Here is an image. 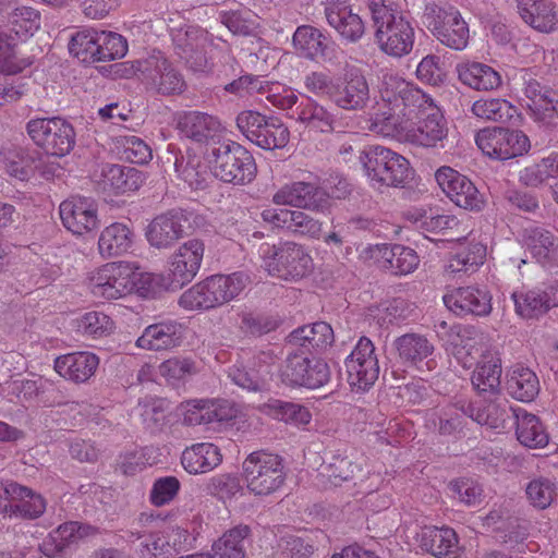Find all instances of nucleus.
Listing matches in <instances>:
<instances>
[{
  "label": "nucleus",
  "mask_w": 558,
  "mask_h": 558,
  "mask_svg": "<svg viewBox=\"0 0 558 558\" xmlns=\"http://www.w3.org/2000/svg\"><path fill=\"white\" fill-rule=\"evenodd\" d=\"M381 97L391 109H400L403 116L416 122L405 133L408 142L432 148L448 134L447 121L434 100L410 83L393 75L384 76Z\"/></svg>",
  "instance_id": "f257e3e1"
},
{
  "label": "nucleus",
  "mask_w": 558,
  "mask_h": 558,
  "mask_svg": "<svg viewBox=\"0 0 558 558\" xmlns=\"http://www.w3.org/2000/svg\"><path fill=\"white\" fill-rule=\"evenodd\" d=\"M366 5L379 49L396 58L409 54L414 45V27L409 13L387 0H366Z\"/></svg>",
  "instance_id": "f03ea898"
},
{
  "label": "nucleus",
  "mask_w": 558,
  "mask_h": 558,
  "mask_svg": "<svg viewBox=\"0 0 558 558\" xmlns=\"http://www.w3.org/2000/svg\"><path fill=\"white\" fill-rule=\"evenodd\" d=\"M175 54L193 71H204L215 52L230 53V45L215 38L208 31L193 25L174 28L171 32Z\"/></svg>",
  "instance_id": "7ed1b4c3"
},
{
  "label": "nucleus",
  "mask_w": 558,
  "mask_h": 558,
  "mask_svg": "<svg viewBox=\"0 0 558 558\" xmlns=\"http://www.w3.org/2000/svg\"><path fill=\"white\" fill-rule=\"evenodd\" d=\"M366 177L373 184L403 187L411 179L410 162L400 154L379 146H367L360 155Z\"/></svg>",
  "instance_id": "20e7f679"
},
{
  "label": "nucleus",
  "mask_w": 558,
  "mask_h": 558,
  "mask_svg": "<svg viewBox=\"0 0 558 558\" xmlns=\"http://www.w3.org/2000/svg\"><path fill=\"white\" fill-rule=\"evenodd\" d=\"M213 174L225 183L245 185L256 175L253 155L241 144L227 140L210 151Z\"/></svg>",
  "instance_id": "39448f33"
},
{
  "label": "nucleus",
  "mask_w": 558,
  "mask_h": 558,
  "mask_svg": "<svg viewBox=\"0 0 558 558\" xmlns=\"http://www.w3.org/2000/svg\"><path fill=\"white\" fill-rule=\"evenodd\" d=\"M126 72L137 76L147 89L163 96L184 92L186 84L181 72L161 51H154L145 59L130 63Z\"/></svg>",
  "instance_id": "423d86ee"
},
{
  "label": "nucleus",
  "mask_w": 558,
  "mask_h": 558,
  "mask_svg": "<svg viewBox=\"0 0 558 558\" xmlns=\"http://www.w3.org/2000/svg\"><path fill=\"white\" fill-rule=\"evenodd\" d=\"M264 267L272 277L296 281L311 274L313 259L305 247L294 242L264 244L259 248Z\"/></svg>",
  "instance_id": "0eeeda50"
},
{
  "label": "nucleus",
  "mask_w": 558,
  "mask_h": 558,
  "mask_svg": "<svg viewBox=\"0 0 558 558\" xmlns=\"http://www.w3.org/2000/svg\"><path fill=\"white\" fill-rule=\"evenodd\" d=\"M247 489L256 496L278 490L286 481L283 459L266 450L250 453L242 463Z\"/></svg>",
  "instance_id": "6e6552de"
},
{
  "label": "nucleus",
  "mask_w": 558,
  "mask_h": 558,
  "mask_svg": "<svg viewBox=\"0 0 558 558\" xmlns=\"http://www.w3.org/2000/svg\"><path fill=\"white\" fill-rule=\"evenodd\" d=\"M26 133L47 155L59 158L69 155L76 143L73 125L60 117L31 119Z\"/></svg>",
  "instance_id": "1a4fd4ad"
},
{
  "label": "nucleus",
  "mask_w": 558,
  "mask_h": 558,
  "mask_svg": "<svg viewBox=\"0 0 558 558\" xmlns=\"http://www.w3.org/2000/svg\"><path fill=\"white\" fill-rule=\"evenodd\" d=\"M423 19L427 29L444 46L453 50H463L468 46L469 25L457 8L429 3L425 7Z\"/></svg>",
  "instance_id": "9d476101"
},
{
  "label": "nucleus",
  "mask_w": 558,
  "mask_h": 558,
  "mask_svg": "<svg viewBox=\"0 0 558 558\" xmlns=\"http://www.w3.org/2000/svg\"><path fill=\"white\" fill-rule=\"evenodd\" d=\"M329 365L322 359L311 357L302 349L289 352L280 367V378L288 387L317 389L330 380Z\"/></svg>",
  "instance_id": "9b49d317"
},
{
  "label": "nucleus",
  "mask_w": 558,
  "mask_h": 558,
  "mask_svg": "<svg viewBox=\"0 0 558 558\" xmlns=\"http://www.w3.org/2000/svg\"><path fill=\"white\" fill-rule=\"evenodd\" d=\"M236 125L250 142L263 149L283 148L289 143L290 131L276 116L246 110L238 114Z\"/></svg>",
  "instance_id": "f8f14e48"
},
{
  "label": "nucleus",
  "mask_w": 558,
  "mask_h": 558,
  "mask_svg": "<svg viewBox=\"0 0 558 558\" xmlns=\"http://www.w3.org/2000/svg\"><path fill=\"white\" fill-rule=\"evenodd\" d=\"M137 276L129 263H108L93 272L88 287L96 298L116 300L133 292Z\"/></svg>",
  "instance_id": "ddd939ff"
},
{
  "label": "nucleus",
  "mask_w": 558,
  "mask_h": 558,
  "mask_svg": "<svg viewBox=\"0 0 558 558\" xmlns=\"http://www.w3.org/2000/svg\"><path fill=\"white\" fill-rule=\"evenodd\" d=\"M476 144L483 154L497 160H508L526 154L530 138L521 130L492 128L480 131Z\"/></svg>",
  "instance_id": "4468645a"
},
{
  "label": "nucleus",
  "mask_w": 558,
  "mask_h": 558,
  "mask_svg": "<svg viewBox=\"0 0 558 558\" xmlns=\"http://www.w3.org/2000/svg\"><path fill=\"white\" fill-rule=\"evenodd\" d=\"M375 350L369 338L361 337L344 360L347 379L352 388L365 391L378 379L379 364Z\"/></svg>",
  "instance_id": "2eb2a0df"
},
{
  "label": "nucleus",
  "mask_w": 558,
  "mask_h": 558,
  "mask_svg": "<svg viewBox=\"0 0 558 558\" xmlns=\"http://www.w3.org/2000/svg\"><path fill=\"white\" fill-rule=\"evenodd\" d=\"M435 179L442 192L457 206L471 211H481L484 208L483 194L466 175L444 166L436 171Z\"/></svg>",
  "instance_id": "dca6fc26"
},
{
  "label": "nucleus",
  "mask_w": 558,
  "mask_h": 558,
  "mask_svg": "<svg viewBox=\"0 0 558 558\" xmlns=\"http://www.w3.org/2000/svg\"><path fill=\"white\" fill-rule=\"evenodd\" d=\"M522 93L534 121L555 126L558 119V94L529 73L522 76Z\"/></svg>",
  "instance_id": "f3484780"
},
{
  "label": "nucleus",
  "mask_w": 558,
  "mask_h": 558,
  "mask_svg": "<svg viewBox=\"0 0 558 558\" xmlns=\"http://www.w3.org/2000/svg\"><path fill=\"white\" fill-rule=\"evenodd\" d=\"M371 101V88L364 71L356 66L345 70L332 94V104L344 111H363Z\"/></svg>",
  "instance_id": "a211bd4d"
},
{
  "label": "nucleus",
  "mask_w": 558,
  "mask_h": 558,
  "mask_svg": "<svg viewBox=\"0 0 558 558\" xmlns=\"http://www.w3.org/2000/svg\"><path fill=\"white\" fill-rule=\"evenodd\" d=\"M324 5L328 25L336 31L342 41L355 44L363 38L366 31L365 22L353 11L350 0H326Z\"/></svg>",
  "instance_id": "6ab92c4d"
},
{
  "label": "nucleus",
  "mask_w": 558,
  "mask_h": 558,
  "mask_svg": "<svg viewBox=\"0 0 558 558\" xmlns=\"http://www.w3.org/2000/svg\"><path fill=\"white\" fill-rule=\"evenodd\" d=\"M272 202L277 205H289L324 213L330 206V195L312 183L298 181L279 189L274 194Z\"/></svg>",
  "instance_id": "aec40b11"
},
{
  "label": "nucleus",
  "mask_w": 558,
  "mask_h": 558,
  "mask_svg": "<svg viewBox=\"0 0 558 558\" xmlns=\"http://www.w3.org/2000/svg\"><path fill=\"white\" fill-rule=\"evenodd\" d=\"M59 214L63 226L73 234L83 235L98 228V209L90 197L72 196L60 204Z\"/></svg>",
  "instance_id": "412c9836"
},
{
  "label": "nucleus",
  "mask_w": 558,
  "mask_h": 558,
  "mask_svg": "<svg viewBox=\"0 0 558 558\" xmlns=\"http://www.w3.org/2000/svg\"><path fill=\"white\" fill-rule=\"evenodd\" d=\"M187 221L182 209H172L156 216L147 226L145 236L150 246L169 250L184 236L183 223Z\"/></svg>",
  "instance_id": "4be33fe9"
},
{
  "label": "nucleus",
  "mask_w": 558,
  "mask_h": 558,
  "mask_svg": "<svg viewBox=\"0 0 558 558\" xmlns=\"http://www.w3.org/2000/svg\"><path fill=\"white\" fill-rule=\"evenodd\" d=\"M205 244L199 239H191L179 246L170 258L171 283L183 287L197 275L204 257Z\"/></svg>",
  "instance_id": "5701e85b"
},
{
  "label": "nucleus",
  "mask_w": 558,
  "mask_h": 558,
  "mask_svg": "<svg viewBox=\"0 0 558 558\" xmlns=\"http://www.w3.org/2000/svg\"><path fill=\"white\" fill-rule=\"evenodd\" d=\"M446 307L457 315H474L486 317L492 313V295L489 291L477 287L457 288L444 295Z\"/></svg>",
  "instance_id": "b1692460"
},
{
  "label": "nucleus",
  "mask_w": 558,
  "mask_h": 558,
  "mask_svg": "<svg viewBox=\"0 0 558 558\" xmlns=\"http://www.w3.org/2000/svg\"><path fill=\"white\" fill-rule=\"evenodd\" d=\"M184 327L175 320H163L147 326L137 338L136 345L149 351H166L180 347Z\"/></svg>",
  "instance_id": "393cba45"
},
{
  "label": "nucleus",
  "mask_w": 558,
  "mask_h": 558,
  "mask_svg": "<svg viewBox=\"0 0 558 558\" xmlns=\"http://www.w3.org/2000/svg\"><path fill=\"white\" fill-rule=\"evenodd\" d=\"M393 348L401 363L407 366L420 368V365L425 361V366L428 371H433L436 367L435 360L428 359L434 353L435 347L424 335L415 332L404 333L393 341Z\"/></svg>",
  "instance_id": "a878e982"
},
{
  "label": "nucleus",
  "mask_w": 558,
  "mask_h": 558,
  "mask_svg": "<svg viewBox=\"0 0 558 558\" xmlns=\"http://www.w3.org/2000/svg\"><path fill=\"white\" fill-rule=\"evenodd\" d=\"M523 241L543 267H558V238L541 226H530L523 230Z\"/></svg>",
  "instance_id": "bb28decb"
},
{
  "label": "nucleus",
  "mask_w": 558,
  "mask_h": 558,
  "mask_svg": "<svg viewBox=\"0 0 558 558\" xmlns=\"http://www.w3.org/2000/svg\"><path fill=\"white\" fill-rule=\"evenodd\" d=\"M99 357L87 351L68 353L54 360V371L66 380L86 383L97 371Z\"/></svg>",
  "instance_id": "cd10ccee"
},
{
  "label": "nucleus",
  "mask_w": 558,
  "mask_h": 558,
  "mask_svg": "<svg viewBox=\"0 0 558 558\" xmlns=\"http://www.w3.org/2000/svg\"><path fill=\"white\" fill-rule=\"evenodd\" d=\"M145 182L142 171L121 165H105L101 169L99 189L113 194H124L138 190Z\"/></svg>",
  "instance_id": "c85d7f7f"
},
{
  "label": "nucleus",
  "mask_w": 558,
  "mask_h": 558,
  "mask_svg": "<svg viewBox=\"0 0 558 558\" xmlns=\"http://www.w3.org/2000/svg\"><path fill=\"white\" fill-rule=\"evenodd\" d=\"M179 132L196 143H207L221 130L220 121L206 112L183 111L177 116Z\"/></svg>",
  "instance_id": "c756f323"
},
{
  "label": "nucleus",
  "mask_w": 558,
  "mask_h": 558,
  "mask_svg": "<svg viewBox=\"0 0 558 558\" xmlns=\"http://www.w3.org/2000/svg\"><path fill=\"white\" fill-rule=\"evenodd\" d=\"M501 360L492 353H485L477 362L471 383L480 396L493 399L500 393Z\"/></svg>",
  "instance_id": "7c9ffc66"
},
{
  "label": "nucleus",
  "mask_w": 558,
  "mask_h": 558,
  "mask_svg": "<svg viewBox=\"0 0 558 558\" xmlns=\"http://www.w3.org/2000/svg\"><path fill=\"white\" fill-rule=\"evenodd\" d=\"M522 20L541 33H551L558 27L557 5L553 0H517Z\"/></svg>",
  "instance_id": "2f4dec72"
},
{
  "label": "nucleus",
  "mask_w": 558,
  "mask_h": 558,
  "mask_svg": "<svg viewBox=\"0 0 558 558\" xmlns=\"http://www.w3.org/2000/svg\"><path fill=\"white\" fill-rule=\"evenodd\" d=\"M295 49L306 59H326L332 51L330 36L312 25L299 26L292 37Z\"/></svg>",
  "instance_id": "473e14b6"
},
{
  "label": "nucleus",
  "mask_w": 558,
  "mask_h": 558,
  "mask_svg": "<svg viewBox=\"0 0 558 558\" xmlns=\"http://www.w3.org/2000/svg\"><path fill=\"white\" fill-rule=\"evenodd\" d=\"M420 547L437 558H456L458 536L451 527L424 526L420 534Z\"/></svg>",
  "instance_id": "72a5a7b5"
},
{
  "label": "nucleus",
  "mask_w": 558,
  "mask_h": 558,
  "mask_svg": "<svg viewBox=\"0 0 558 558\" xmlns=\"http://www.w3.org/2000/svg\"><path fill=\"white\" fill-rule=\"evenodd\" d=\"M505 388L513 399L531 402L538 396L541 385L535 372L518 364L507 371Z\"/></svg>",
  "instance_id": "f704fd0d"
},
{
  "label": "nucleus",
  "mask_w": 558,
  "mask_h": 558,
  "mask_svg": "<svg viewBox=\"0 0 558 558\" xmlns=\"http://www.w3.org/2000/svg\"><path fill=\"white\" fill-rule=\"evenodd\" d=\"M133 241L134 232L129 226L113 222L100 232L98 251L104 258L119 257L132 248Z\"/></svg>",
  "instance_id": "c9c22d12"
},
{
  "label": "nucleus",
  "mask_w": 558,
  "mask_h": 558,
  "mask_svg": "<svg viewBox=\"0 0 558 558\" xmlns=\"http://www.w3.org/2000/svg\"><path fill=\"white\" fill-rule=\"evenodd\" d=\"M222 461L217 446L199 442L186 448L181 456V463L190 474H202L211 471Z\"/></svg>",
  "instance_id": "e433bc0d"
},
{
  "label": "nucleus",
  "mask_w": 558,
  "mask_h": 558,
  "mask_svg": "<svg viewBox=\"0 0 558 558\" xmlns=\"http://www.w3.org/2000/svg\"><path fill=\"white\" fill-rule=\"evenodd\" d=\"M460 82L475 90H494L501 85L500 74L492 66L480 62L457 65Z\"/></svg>",
  "instance_id": "4c0bfd02"
},
{
  "label": "nucleus",
  "mask_w": 558,
  "mask_h": 558,
  "mask_svg": "<svg viewBox=\"0 0 558 558\" xmlns=\"http://www.w3.org/2000/svg\"><path fill=\"white\" fill-rule=\"evenodd\" d=\"M335 341L331 326L325 322H316L302 326L290 335V342L298 344L303 351L320 352Z\"/></svg>",
  "instance_id": "58836bf2"
},
{
  "label": "nucleus",
  "mask_w": 558,
  "mask_h": 558,
  "mask_svg": "<svg viewBox=\"0 0 558 558\" xmlns=\"http://www.w3.org/2000/svg\"><path fill=\"white\" fill-rule=\"evenodd\" d=\"M517 424V438L525 447L543 448L548 444L549 437L539 418L523 409H511Z\"/></svg>",
  "instance_id": "ea45409f"
},
{
  "label": "nucleus",
  "mask_w": 558,
  "mask_h": 558,
  "mask_svg": "<svg viewBox=\"0 0 558 558\" xmlns=\"http://www.w3.org/2000/svg\"><path fill=\"white\" fill-rule=\"evenodd\" d=\"M379 254L383 268L397 276L414 271L420 263L414 250L400 244H384Z\"/></svg>",
  "instance_id": "a19ab883"
},
{
  "label": "nucleus",
  "mask_w": 558,
  "mask_h": 558,
  "mask_svg": "<svg viewBox=\"0 0 558 558\" xmlns=\"http://www.w3.org/2000/svg\"><path fill=\"white\" fill-rule=\"evenodd\" d=\"M293 116L299 122L319 132H331L335 129L336 116L328 108L308 97L295 107Z\"/></svg>",
  "instance_id": "79ce46f5"
},
{
  "label": "nucleus",
  "mask_w": 558,
  "mask_h": 558,
  "mask_svg": "<svg viewBox=\"0 0 558 558\" xmlns=\"http://www.w3.org/2000/svg\"><path fill=\"white\" fill-rule=\"evenodd\" d=\"M46 506V499L32 488L17 483L13 489L11 517L35 520L45 513Z\"/></svg>",
  "instance_id": "37998d69"
},
{
  "label": "nucleus",
  "mask_w": 558,
  "mask_h": 558,
  "mask_svg": "<svg viewBox=\"0 0 558 558\" xmlns=\"http://www.w3.org/2000/svg\"><path fill=\"white\" fill-rule=\"evenodd\" d=\"M178 412L183 417V424L187 426L206 425L227 418L222 411L218 410L215 403L209 400H190L182 402L178 407Z\"/></svg>",
  "instance_id": "c03bdc74"
},
{
  "label": "nucleus",
  "mask_w": 558,
  "mask_h": 558,
  "mask_svg": "<svg viewBox=\"0 0 558 558\" xmlns=\"http://www.w3.org/2000/svg\"><path fill=\"white\" fill-rule=\"evenodd\" d=\"M549 299L546 289L512 293L515 313L525 319L538 318L546 314L551 308Z\"/></svg>",
  "instance_id": "a18cd8bd"
},
{
  "label": "nucleus",
  "mask_w": 558,
  "mask_h": 558,
  "mask_svg": "<svg viewBox=\"0 0 558 558\" xmlns=\"http://www.w3.org/2000/svg\"><path fill=\"white\" fill-rule=\"evenodd\" d=\"M486 258V246L481 242L460 244L450 258L447 269L449 272H473Z\"/></svg>",
  "instance_id": "49530a36"
},
{
  "label": "nucleus",
  "mask_w": 558,
  "mask_h": 558,
  "mask_svg": "<svg viewBox=\"0 0 558 558\" xmlns=\"http://www.w3.org/2000/svg\"><path fill=\"white\" fill-rule=\"evenodd\" d=\"M325 471L333 485H340L354 480L361 468L349 458L347 450L337 449L326 453Z\"/></svg>",
  "instance_id": "de8ad7c7"
},
{
  "label": "nucleus",
  "mask_w": 558,
  "mask_h": 558,
  "mask_svg": "<svg viewBox=\"0 0 558 558\" xmlns=\"http://www.w3.org/2000/svg\"><path fill=\"white\" fill-rule=\"evenodd\" d=\"M251 534L248 525L240 524L226 532L213 546L218 551V558H245L247 537Z\"/></svg>",
  "instance_id": "09e8293b"
},
{
  "label": "nucleus",
  "mask_w": 558,
  "mask_h": 558,
  "mask_svg": "<svg viewBox=\"0 0 558 558\" xmlns=\"http://www.w3.org/2000/svg\"><path fill=\"white\" fill-rule=\"evenodd\" d=\"M211 289L218 306L226 304L238 296L246 287L248 277L236 271L231 275H214L209 277Z\"/></svg>",
  "instance_id": "8fccbe9b"
},
{
  "label": "nucleus",
  "mask_w": 558,
  "mask_h": 558,
  "mask_svg": "<svg viewBox=\"0 0 558 558\" xmlns=\"http://www.w3.org/2000/svg\"><path fill=\"white\" fill-rule=\"evenodd\" d=\"M96 40H98V31L93 28L76 31L69 40V52L81 62L94 63L98 51Z\"/></svg>",
  "instance_id": "3c124183"
},
{
  "label": "nucleus",
  "mask_w": 558,
  "mask_h": 558,
  "mask_svg": "<svg viewBox=\"0 0 558 558\" xmlns=\"http://www.w3.org/2000/svg\"><path fill=\"white\" fill-rule=\"evenodd\" d=\"M179 304L181 307L189 311L217 307L218 303L215 299L209 277L186 290L180 296Z\"/></svg>",
  "instance_id": "603ef678"
},
{
  "label": "nucleus",
  "mask_w": 558,
  "mask_h": 558,
  "mask_svg": "<svg viewBox=\"0 0 558 558\" xmlns=\"http://www.w3.org/2000/svg\"><path fill=\"white\" fill-rule=\"evenodd\" d=\"M266 407L270 415L284 423L307 425L312 418L308 409L299 403L272 399Z\"/></svg>",
  "instance_id": "864d4df0"
},
{
  "label": "nucleus",
  "mask_w": 558,
  "mask_h": 558,
  "mask_svg": "<svg viewBox=\"0 0 558 558\" xmlns=\"http://www.w3.org/2000/svg\"><path fill=\"white\" fill-rule=\"evenodd\" d=\"M0 162L13 178L24 181L28 177V158L26 150L13 143H5L0 148Z\"/></svg>",
  "instance_id": "5fc2aeb1"
},
{
  "label": "nucleus",
  "mask_w": 558,
  "mask_h": 558,
  "mask_svg": "<svg viewBox=\"0 0 558 558\" xmlns=\"http://www.w3.org/2000/svg\"><path fill=\"white\" fill-rule=\"evenodd\" d=\"M471 110L477 118L495 122H506L515 112V108L509 101L500 98L476 100Z\"/></svg>",
  "instance_id": "6e6d98bb"
},
{
  "label": "nucleus",
  "mask_w": 558,
  "mask_h": 558,
  "mask_svg": "<svg viewBox=\"0 0 558 558\" xmlns=\"http://www.w3.org/2000/svg\"><path fill=\"white\" fill-rule=\"evenodd\" d=\"M219 21L233 35L257 36L259 34L258 21L242 10H222L219 12Z\"/></svg>",
  "instance_id": "4d7b16f0"
},
{
  "label": "nucleus",
  "mask_w": 558,
  "mask_h": 558,
  "mask_svg": "<svg viewBox=\"0 0 558 558\" xmlns=\"http://www.w3.org/2000/svg\"><path fill=\"white\" fill-rule=\"evenodd\" d=\"M98 51L96 62H107L123 58L128 52L126 39L113 32H98Z\"/></svg>",
  "instance_id": "13d9d810"
},
{
  "label": "nucleus",
  "mask_w": 558,
  "mask_h": 558,
  "mask_svg": "<svg viewBox=\"0 0 558 558\" xmlns=\"http://www.w3.org/2000/svg\"><path fill=\"white\" fill-rule=\"evenodd\" d=\"M530 504L537 509L548 508L556 498V485L545 477L532 480L525 489Z\"/></svg>",
  "instance_id": "bf43d9fd"
},
{
  "label": "nucleus",
  "mask_w": 558,
  "mask_h": 558,
  "mask_svg": "<svg viewBox=\"0 0 558 558\" xmlns=\"http://www.w3.org/2000/svg\"><path fill=\"white\" fill-rule=\"evenodd\" d=\"M280 325L277 316L265 313H243L241 315L240 328L243 332L260 337L276 330Z\"/></svg>",
  "instance_id": "052dcab7"
},
{
  "label": "nucleus",
  "mask_w": 558,
  "mask_h": 558,
  "mask_svg": "<svg viewBox=\"0 0 558 558\" xmlns=\"http://www.w3.org/2000/svg\"><path fill=\"white\" fill-rule=\"evenodd\" d=\"M33 63L31 59H23L16 56L15 45L8 41L7 37L0 34V74L15 75Z\"/></svg>",
  "instance_id": "680f3d73"
},
{
  "label": "nucleus",
  "mask_w": 558,
  "mask_h": 558,
  "mask_svg": "<svg viewBox=\"0 0 558 558\" xmlns=\"http://www.w3.org/2000/svg\"><path fill=\"white\" fill-rule=\"evenodd\" d=\"M93 530L89 525L81 524L76 521H70L61 524L51 535L56 544V551L62 553L70 544L77 542Z\"/></svg>",
  "instance_id": "e2e57ef3"
},
{
  "label": "nucleus",
  "mask_w": 558,
  "mask_h": 558,
  "mask_svg": "<svg viewBox=\"0 0 558 558\" xmlns=\"http://www.w3.org/2000/svg\"><path fill=\"white\" fill-rule=\"evenodd\" d=\"M169 403L165 399H151L143 407L142 416L147 427L156 433L168 423Z\"/></svg>",
  "instance_id": "0e129e2a"
},
{
  "label": "nucleus",
  "mask_w": 558,
  "mask_h": 558,
  "mask_svg": "<svg viewBox=\"0 0 558 558\" xmlns=\"http://www.w3.org/2000/svg\"><path fill=\"white\" fill-rule=\"evenodd\" d=\"M78 329L87 336L102 337L113 329L112 319L100 312L85 313L78 320Z\"/></svg>",
  "instance_id": "69168bd1"
},
{
  "label": "nucleus",
  "mask_w": 558,
  "mask_h": 558,
  "mask_svg": "<svg viewBox=\"0 0 558 558\" xmlns=\"http://www.w3.org/2000/svg\"><path fill=\"white\" fill-rule=\"evenodd\" d=\"M287 231L294 235L318 238L322 222L304 211L292 210Z\"/></svg>",
  "instance_id": "338daca9"
},
{
  "label": "nucleus",
  "mask_w": 558,
  "mask_h": 558,
  "mask_svg": "<svg viewBox=\"0 0 558 558\" xmlns=\"http://www.w3.org/2000/svg\"><path fill=\"white\" fill-rule=\"evenodd\" d=\"M278 550L280 558H308L314 553V546L299 536L290 535L280 538Z\"/></svg>",
  "instance_id": "774afa93"
}]
</instances>
